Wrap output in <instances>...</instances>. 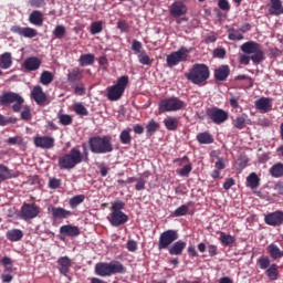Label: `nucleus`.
I'll return each mask as SVG.
<instances>
[{"label": "nucleus", "mask_w": 283, "mask_h": 283, "mask_svg": "<svg viewBox=\"0 0 283 283\" xmlns=\"http://www.w3.org/2000/svg\"><path fill=\"white\" fill-rule=\"evenodd\" d=\"M241 54L239 56V62L241 65H249L251 61L254 65H260L264 61V51L258 42L249 41L241 45Z\"/></svg>", "instance_id": "f257e3e1"}, {"label": "nucleus", "mask_w": 283, "mask_h": 283, "mask_svg": "<svg viewBox=\"0 0 283 283\" xmlns=\"http://www.w3.org/2000/svg\"><path fill=\"white\" fill-rule=\"evenodd\" d=\"M83 161L87 163V154L84 156L78 148H72L69 154L59 158L57 165L60 169L70 170Z\"/></svg>", "instance_id": "f03ea898"}, {"label": "nucleus", "mask_w": 283, "mask_h": 283, "mask_svg": "<svg viewBox=\"0 0 283 283\" xmlns=\"http://www.w3.org/2000/svg\"><path fill=\"white\" fill-rule=\"evenodd\" d=\"M127 270L120 261L101 262L95 265V273L99 277H109L111 275L126 273Z\"/></svg>", "instance_id": "7ed1b4c3"}, {"label": "nucleus", "mask_w": 283, "mask_h": 283, "mask_svg": "<svg viewBox=\"0 0 283 283\" xmlns=\"http://www.w3.org/2000/svg\"><path fill=\"white\" fill-rule=\"evenodd\" d=\"M92 154H112L114 145H112V137L96 136L92 137L88 142Z\"/></svg>", "instance_id": "20e7f679"}, {"label": "nucleus", "mask_w": 283, "mask_h": 283, "mask_svg": "<svg viewBox=\"0 0 283 283\" xmlns=\"http://www.w3.org/2000/svg\"><path fill=\"white\" fill-rule=\"evenodd\" d=\"M111 205V218H108V221L112 227H122V224H125L129 220V217L123 212L125 202L115 200Z\"/></svg>", "instance_id": "39448f33"}, {"label": "nucleus", "mask_w": 283, "mask_h": 283, "mask_svg": "<svg viewBox=\"0 0 283 283\" xmlns=\"http://www.w3.org/2000/svg\"><path fill=\"white\" fill-rule=\"evenodd\" d=\"M209 76V66L206 64H195L191 71L187 74L188 81L193 83V85H202V83H207Z\"/></svg>", "instance_id": "423d86ee"}, {"label": "nucleus", "mask_w": 283, "mask_h": 283, "mask_svg": "<svg viewBox=\"0 0 283 283\" xmlns=\"http://www.w3.org/2000/svg\"><path fill=\"white\" fill-rule=\"evenodd\" d=\"M129 83V76L123 75L117 80V83L111 86L107 91L108 101H119L120 96L125 94V87Z\"/></svg>", "instance_id": "0eeeda50"}, {"label": "nucleus", "mask_w": 283, "mask_h": 283, "mask_svg": "<svg viewBox=\"0 0 283 283\" xmlns=\"http://www.w3.org/2000/svg\"><path fill=\"white\" fill-rule=\"evenodd\" d=\"M25 99L19 95V93H13V92H7L0 95V105H10L11 103H14L12 105L13 112H21V105Z\"/></svg>", "instance_id": "6e6552de"}, {"label": "nucleus", "mask_w": 283, "mask_h": 283, "mask_svg": "<svg viewBox=\"0 0 283 283\" xmlns=\"http://www.w3.org/2000/svg\"><path fill=\"white\" fill-rule=\"evenodd\" d=\"M185 107V102L178 97L165 98L159 102L158 109L159 112H178Z\"/></svg>", "instance_id": "1a4fd4ad"}, {"label": "nucleus", "mask_w": 283, "mask_h": 283, "mask_svg": "<svg viewBox=\"0 0 283 283\" xmlns=\"http://www.w3.org/2000/svg\"><path fill=\"white\" fill-rule=\"evenodd\" d=\"M189 57V50L185 46L180 48L178 51L172 52L166 57L168 67H176L179 63L187 61Z\"/></svg>", "instance_id": "9d476101"}, {"label": "nucleus", "mask_w": 283, "mask_h": 283, "mask_svg": "<svg viewBox=\"0 0 283 283\" xmlns=\"http://www.w3.org/2000/svg\"><path fill=\"white\" fill-rule=\"evenodd\" d=\"M206 114L208 118L214 123V125H222V123H227L229 119V113L218 107L208 108Z\"/></svg>", "instance_id": "9b49d317"}, {"label": "nucleus", "mask_w": 283, "mask_h": 283, "mask_svg": "<svg viewBox=\"0 0 283 283\" xmlns=\"http://www.w3.org/2000/svg\"><path fill=\"white\" fill-rule=\"evenodd\" d=\"M178 240V232L176 230H167L163 232L159 237L158 249L163 251V249H169L174 242Z\"/></svg>", "instance_id": "f8f14e48"}, {"label": "nucleus", "mask_w": 283, "mask_h": 283, "mask_svg": "<svg viewBox=\"0 0 283 283\" xmlns=\"http://www.w3.org/2000/svg\"><path fill=\"white\" fill-rule=\"evenodd\" d=\"M41 213V209L34 203H24L21 207L20 218L22 220H34Z\"/></svg>", "instance_id": "ddd939ff"}, {"label": "nucleus", "mask_w": 283, "mask_h": 283, "mask_svg": "<svg viewBox=\"0 0 283 283\" xmlns=\"http://www.w3.org/2000/svg\"><path fill=\"white\" fill-rule=\"evenodd\" d=\"M11 32L24 36V39H34L35 36H39V32L30 27L13 25L11 27Z\"/></svg>", "instance_id": "4468645a"}, {"label": "nucleus", "mask_w": 283, "mask_h": 283, "mask_svg": "<svg viewBox=\"0 0 283 283\" xmlns=\"http://www.w3.org/2000/svg\"><path fill=\"white\" fill-rule=\"evenodd\" d=\"M35 147L40 149H52L54 147L55 139L52 136H35L33 138Z\"/></svg>", "instance_id": "2eb2a0df"}, {"label": "nucleus", "mask_w": 283, "mask_h": 283, "mask_svg": "<svg viewBox=\"0 0 283 283\" xmlns=\"http://www.w3.org/2000/svg\"><path fill=\"white\" fill-rule=\"evenodd\" d=\"M48 211L51 213L53 220H65V218H70V216H72V211L65 210L61 207L50 206Z\"/></svg>", "instance_id": "dca6fc26"}, {"label": "nucleus", "mask_w": 283, "mask_h": 283, "mask_svg": "<svg viewBox=\"0 0 283 283\" xmlns=\"http://www.w3.org/2000/svg\"><path fill=\"white\" fill-rule=\"evenodd\" d=\"M264 221L270 227H280L281 224H283V212L275 211V212L269 213L265 216Z\"/></svg>", "instance_id": "f3484780"}, {"label": "nucleus", "mask_w": 283, "mask_h": 283, "mask_svg": "<svg viewBox=\"0 0 283 283\" xmlns=\"http://www.w3.org/2000/svg\"><path fill=\"white\" fill-rule=\"evenodd\" d=\"M70 269H72V259H70V256H62L57 260V270L60 271L61 275L67 277Z\"/></svg>", "instance_id": "a211bd4d"}, {"label": "nucleus", "mask_w": 283, "mask_h": 283, "mask_svg": "<svg viewBox=\"0 0 283 283\" xmlns=\"http://www.w3.org/2000/svg\"><path fill=\"white\" fill-rule=\"evenodd\" d=\"M169 12L171 17L178 19V17H184V14L187 12V6L181 1H176L170 6Z\"/></svg>", "instance_id": "6ab92c4d"}, {"label": "nucleus", "mask_w": 283, "mask_h": 283, "mask_svg": "<svg viewBox=\"0 0 283 283\" xmlns=\"http://www.w3.org/2000/svg\"><path fill=\"white\" fill-rule=\"evenodd\" d=\"M255 107L261 112V114H266L273 109V104L269 97H261L255 101Z\"/></svg>", "instance_id": "aec40b11"}, {"label": "nucleus", "mask_w": 283, "mask_h": 283, "mask_svg": "<svg viewBox=\"0 0 283 283\" xmlns=\"http://www.w3.org/2000/svg\"><path fill=\"white\" fill-rule=\"evenodd\" d=\"M24 70H28V72H36L39 67H41V59L36 56L28 57L23 63Z\"/></svg>", "instance_id": "412c9836"}, {"label": "nucleus", "mask_w": 283, "mask_h": 283, "mask_svg": "<svg viewBox=\"0 0 283 283\" xmlns=\"http://www.w3.org/2000/svg\"><path fill=\"white\" fill-rule=\"evenodd\" d=\"M60 233L69 238H76V235H81V230L76 226L66 224L60 228Z\"/></svg>", "instance_id": "4be33fe9"}, {"label": "nucleus", "mask_w": 283, "mask_h": 283, "mask_svg": "<svg viewBox=\"0 0 283 283\" xmlns=\"http://www.w3.org/2000/svg\"><path fill=\"white\" fill-rule=\"evenodd\" d=\"M18 177L19 175L10 170L8 166L0 164V182H3L4 180H10V178H18Z\"/></svg>", "instance_id": "5701e85b"}, {"label": "nucleus", "mask_w": 283, "mask_h": 283, "mask_svg": "<svg viewBox=\"0 0 283 283\" xmlns=\"http://www.w3.org/2000/svg\"><path fill=\"white\" fill-rule=\"evenodd\" d=\"M31 96L33 98V101H35V103H38V105H41V103H45L46 99V95L43 92V87L41 86H35L32 92H31Z\"/></svg>", "instance_id": "b1692460"}, {"label": "nucleus", "mask_w": 283, "mask_h": 283, "mask_svg": "<svg viewBox=\"0 0 283 283\" xmlns=\"http://www.w3.org/2000/svg\"><path fill=\"white\" fill-rule=\"evenodd\" d=\"M229 65H221L214 70V78L217 81H227L230 74Z\"/></svg>", "instance_id": "393cba45"}, {"label": "nucleus", "mask_w": 283, "mask_h": 283, "mask_svg": "<svg viewBox=\"0 0 283 283\" xmlns=\"http://www.w3.org/2000/svg\"><path fill=\"white\" fill-rule=\"evenodd\" d=\"M270 3H271L269 8L270 14H273L274 17H280V14H283L282 0H270Z\"/></svg>", "instance_id": "a878e982"}, {"label": "nucleus", "mask_w": 283, "mask_h": 283, "mask_svg": "<svg viewBox=\"0 0 283 283\" xmlns=\"http://www.w3.org/2000/svg\"><path fill=\"white\" fill-rule=\"evenodd\" d=\"M6 238L9 242H19L23 240V232L21 229H11L7 231Z\"/></svg>", "instance_id": "bb28decb"}, {"label": "nucleus", "mask_w": 283, "mask_h": 283, "mask_svg": "<svg viewBox=\"0 0 283 283\" xmlns=\"http://www.w3.org/2000/svg\"><path fill=\"white\" fill-rule=\"evenodd\" d=\"M29 22L32 25L41 28V25H43V12L39 10L31 12V14L29 15Z\"/></svg>", "instance_id": "cd10ccee"}, {"label": "nucleus", "mask_w": 283, "mask_h": 283, "mask_svg": "<svg viewBox=\"0 0 283 283\" xmlns=\"http://www.w3.org/2000/svg\"><path fill=\"white\" fill-rule=\"evenodd\" d=\"M186 247L187 243L182 240H179L169 248V253L170 255H181Z\"/></svg>", "instance_id": "c85d7f7f"}, {"label": "nucleus", "mask_w": 283, "mask_h": 283, "mask_svg": "<svg viewBox=\"0 0 283 283\" xmlns=\"http://www.w3.org/2000/svg\"><path fill=\"white\" fill-rule=\"evenodd\" d=\"M0 67L2 70H10L12 67V53L6 52L0 56Z\"/></svg>", "instance_id": "c756f323"}, {"label": "nucleus", "mask_w": 283, "mask_h": 283, "mask_svg": "<svg viewBox=\"0 0 283 283\" xmlns=\"http://www.w3.org/2000/svg\"><path fill=\"white\" fill-rule=\"evenodd\" d=\"M247 187H249L250 189H258V187H260V177L258 176V174L251 172L247 177Z\"/></svg>", "instance_id": "7c9ffc66"}, {"label": "nucleus", "mask_w": 283, "mask_h": 283, "mask_svg": "<svg viewBox=\"0 0 283 283\" xmlns=\"http://www.w3.org/2000/svg\"><path fill=\"white\" fill-rule=\"evenodd\" d=\"M81 78H83V71L78 67L73 69L67 74L69 83H77V81H81Z\"/></svg>", "instance_id": "2f4dec72"}, {"label": "nucleus", "mask_w": 283, "mask_h": 283, "mask_svg": "<svg viewBox=\"0 0 283 283\" xmlns=\"http://www.w3.org/2000/svg\"><path fill=\"white\" fill-rule=\"evenodd\" d=\"M268 253H270L272 260H280L283 258V252L275 243L268 245Z\"/></svg>", "instance_id": "473e14b6"}, {"label": "nucleus", "mask_w": 283, "mask_h": 283, "mask_svg": "<svg viewBox=\"0 0 283 283\" xmlns=\"http://www.w3.org/2000/svg\"><path fill=\"white\" fill-rule=\"evenodd\" d=\"M219 240L223 247H231V244H235V237L231 234H227L224 232H219Z\"/></svg>", "instance_id": "72a5a7b5"}, {"label": "nucleus", "mask_w": 283, "mask_h": 283, "mask_svg": "<svg viewBox=\"0 0 283 283\" xmlns=\"http://www.w3.org/2000/svg\"><path fill=\"white\" fill-rule=\"evenodd\" d=\"M94 54L87 53L82 54L78 59V63L82 67H87V65H92L94 63Z\"/></svg>", "instance_id": "f704fd0d"}, {"label": "nucleus", "mask_w": 283, "mask_h": 283, "mask_svg": "<svg viewBox=\"0 0 283 283\" xmlns=\"http://www.w3.org/2000/svg\"><path fill=\"white\" fill-rule=\"evenodd\" d=\"M164 125L169 132L178 129V119L176 117H167L164 119Z\"/></svg>", "instance_id": "c9c22d12"}, {"label": "nucleus", "mask_w": 283, "mask_h": 283, "mask_svg": "<svg viewBox=\"0 0 283 283\" xmlns=\"http://www.w3.org/2000/svg\"><path fill=\"white\" fill-rule=\"evenodd\" d=\"M158 129H160V124H158V122L154 119L149 120L146 125L147 136H154L158 132Z\"/></svg>", "instance_id": "e433bc0d"}, {"label": "nucleus", "mask_w": 283, "mask_h": 283, "mask_svg": "<svg viewBox=\"0 0 283 283\" xmlns=\"http://www.w3.org/2000/svg\"><path fill=\"white\" fill-rule=\"evenodd\" d=\"M270 174H271L272 178H282V176H283V164L282 163L274 164L270 168Z\"/></svg>", "instance_id": "4c0bfd02"}, {"label": "nucleus", "mask_w": 283, "mask_h": 283, "mask_svg": "<svg viewBox=\"0 0 283 283\" xmlns=\"http://www.w3.org/2000/svg\"><path fill=\"white\" fill-rule=\"evenodd\" d=\"M197 140L200 145H211L213 143V136L209 133H200L197 135Z\"/></svg>", "instance_id": "58836bf2"}, {"label": "nucleus", "mask_w": 283, "mask_h": 283, "mask_svg": "<svg viewBox=\"0 0 283 283\" xmlns=\"http://www.w3.org/2000/svg\"><path fill=\"white\" fill-rule=\"evenodd\" d=\"M52 81H54V75L52 74V72H50V71L42 72V74L40 76V83L42 85H50V83H52Z\"/></svg>", "instance_id": "ea45409f"}, {"label": "nucleus", "mask_w": 283, "mask_h": 283, "mask_svg": "<svg viewBox=\"0 0 283 283\" xmlns=\"http://www.w3.org/2000/svg\"><path fill=\"white\" fill-rule=\"evenodd\" d=\"M85 201V195H77L70 199L69 205L71 209H76L78 205Z\"/></svg>", "instance_id": "a19ab883"}, {"label": "nucleus", "mask_w": 283, "mask_h": 283, "mask_svg": "<svg viewBox=\"0 0 283 283\" xmlns=\"http://www.w3.org/2000/svg\"><path fill=\"white\" fill-rule=\"evenodd\" d=\"M132 128L124 129L119 135V140L123 145H129L132 143Z\"/></svg>", "instance_id": "79ce46f5"}, {"label": "nucleus", "mask_w": 283, "mask_h": 283, "mask_svg": "<svg viewBox=\"0 0 283 283\" xmlns=\"http://www.w3.org/2000/svg\"><path fill=\"white\" fill-rule=\"evenodd\" d=\"M234 127L237 129H244L247 127V115H239L235 119H234Z\"/></svg>", "instance_id": "37998d69"}, {"label": "nucleus", "mask_w": 283, "mask_h": 283, "mask_svg": "<svg viewBox=\"0 0 283 283\" xmlns=\"http://www.w3.org/2000/svg\"><path fill=\"white\" fill-rule=\"evenodd\" d=\"M66 32H67V29L63 24H59L53 30V36H55V39H63Z\"/></svg>", "instance_id": "c03bdc74"}, {"label": "nucleus", "mask_w": 283, "mask_h": 283, "mask_svg": "<svg viewBox=\"0 0 283 283\" xmlns=\"http://www.w3.org/2000/svg\"><path fill=\"white\" fill-rule=\"evenodd\" d=\"M269 280H277V264H272L266 270Z\"/></svg>", "instance_id": "a18cd8bd"}, {"label": "nucleus", "mask_w": 283, "mask_h": 283, "mask_svg": "<svg viewBox=\"0 0 283 283\" xmlns=\"http://www.w3.org/2000/svg\"><path fill=\"white\" fill-rule=\"evenodd\" d=\"M60 125L67 126L72 125L73 118L71 115L67 114H60L57 115Z\"/></svg>", "instance_id": "49530a36"}, {"label": "nucleus", "mask_w": 283, "mask_h": 283, "mask_svg": "<svg viewBox=\"0 0 283 283\" xmlns=\"http://www.w3.org/2000/svg\"><path fill=\"white\" fill-rule=\"evenodd\" d=\"M228 39L230 41H242V39H244V35H242L240 31L230 30L228 34Z\"/></svg>", "instance_id": "de8ad7c7"}, {"label": "nucleus", "mask_w": 283, "mask_h": 283, "mask_svg": "<svg viewBox=\"0 0 283 283\" xmlns=\"http://www.w3.org/2000/svg\"><path fill=\"white\" fill-rule=\"evenodd\" d=\"M74 112H75V114H77V116H88L90 115V112L87 111V108H85L83 106V104H81V103L75 104Z\"/></svg>", "instance_id": "09e8293b"}, {"label": "nucleus", "mask_w": 283, "mask_h": 283, "mask_svg": "<svg viewBox=\"0 0 283 283\" xmlns=\"http://www.w3.org/2000/svg\"><path fill=\"white\" fill-rule=\"evenodd\" d=\"M138 61L142 65H151V59L145 51L138 54Z\"/></svg>", "instance_id": "8fccbe9b"}, {"label": "nucleus", "mask_w": 283, "mask_h": 283, "mask_svg": "<svg viewBox=\"0 0 283 283\" xmlns=\"http://www.w3.org/2000/svg\"><path fill=\"white\" fill-rule=\"evenodd\" d=\"M103 32V22H93L91 24V34H101Z\"/></svg>", "instance_id": "3c124183"}, {"label": "nucleus", "mask_w": 283, "mask_h": 283, "mask_svg": "<svg viewBox=\"0 0 283 283\" xmlns=\"http://www.w3.org/2000/svg\"><path fill=\"white\" fill-rule=\"evenodd\" d=\"M187 211H189V207L182 205L175 210L174 214L176 218H180V216H187Z\"/></svg>", "instance_id": "603ef678"}, {"label": "nucleus", "mask_w": 283, "mask_h": 283, "mask_svg": "<svg viewBox=\"0 0 283 283\" xmlns=\"http://www.w3.org/2000/svg\"><path fill=\"white\" fill-rule=\"evenodd\" d=\"M258 264L262 270L269 269V266H271V260H269L266 256H263L258 260Z\"/></svg>", "instance_id": "864d4df0"}, {"label": "nucleus", "mask_w": 283, "mask_h": 283, "mask_svg": "<svg viewBox=\"0 0 283 283\" xmlns=\"http://www.w3.org/2000/svg\"><path fill=\"white\" fill-rule=\"evenodd\" d=\"M1 262L6 269V271H12V259L10 256H3Z\"/></svg>", "instance_id": "5fc2aeb1"}, {"label": "nucleus", "mask_w": 283, "mask_h": 283, "mask_svg": "<svg viewBox=\"0 0 283 283\" xmlns=\"http://www.w3.org/2000/svg\"><path fill=\"white\" fill-rule=\"evenodd\" d=\"M218 7L224 12H229V10H231V4H229V0H219Z\"/></svg>", "instance_id": "6e6d98bb"}, {"label": "nucleus", "mask_w": 283, "mask_h": 283, "mask_svg": "<svg viewBox=\"0 0 283 283\" xmlns=\"http://www.w3.org/2000/svg\"><path fill=\"white\" fill-rule=\"evenodd\" d=\"M143 43L140 41H134L132 44V51L135 52L136 54L143 53Z\"/></svg>", "instance_id": "4d7b16f0"}, {"label": "nucleus", "mask_w": 283, "mask_h": 283, "mask_svg": "<svg viewBox=\"0 0 283 283\" xmlns=\"http://www.w3.org/2000/svg\"><path fill=\"white\" fill-rule=\"evenodd\" d=\"M191 169H192L191 164L184 166L179 171V176H182L184 178L189 176V174H191Z\"/></svg>", "instance_id": "13d9d810"}, {"label": "nucleus", "mask_w": 283, "mask_h": 283, "mask_svg": "<svg viewBox=\"0 0 283 283\" xmlns=\"http://www.w3.org/2000/svg\"><path fill=\"white\" fill-rule=\"evenodd\" d=\"M49 187L50 189H59L61 187V179L51 178L49 180Z\"/></svg>", "instance_id": "bf43d9fd"}, {"label": "nucleus", "mask_w": 283, "mask_h": 283, "mask_svg": "<svg viewBox=\"0 0 283 283\" xmlns=\"http://www.w3.org/2000/svg\"><path fill=\"white\" fill-rule=\"evenodd\" d=\"M31 8H43L45 6V0H29Z\"/></svg>", "instance_id": "052dcab7"}, {"label": "nucleus", "mask_w": 283, "mask_h": 283, "mask_svg": "<svg viewBox=\"0 0 283 283\" xmlns=\"http://www.w3.org/2000/svg\"><path fill=\"white\" fill-rule=\"evenodd\" d=\"M21 118L22 120H30L32 118V113H30V107H24V109L21 112Z\"/></svg>", "instance_id": "680f3d73"}, {"label": "nucleus", "mask_w": 283, "mask_h": 283, "mask_svg": "<svg viewBox=\"0 0 283 283\" xmlns=\"http://www.w3.org/2000/svg\"><path fill=\"white\" fill-rule=\"evenodd\" d=\"M127 250L130 252L137 251L138 249V243H136V241L134 240H128L126 243Z\"/></svg>", "instance_id": "e2e57ef3"}, {"label": "nucleus", "mask_w": 283, "mask_h": 283, "mask_svg": "<svg viewBox=\"0 0 283 283\" xmlns=\"http://www.w3.org/2000/svg\"><path fill=\"white\" fill-rule=\"evenodd\" d=\"M233 185H235V180L233 178H228L223 182V189H226V191H229V189L232 188Z\"/></svg>", "instance_id": "0e129e2a"}, {"label": "nucleus", "mask_w": 283, "mask_h": 283, "mask_svg": "<svg viewBox=\"0 0 283 283\" xmlns=\"http://www.w3.org/2000/svg\"><path fill=\"white\" fill-rule=\"evenodd\" d=\"M74 92L75 94H77V96H83V94H85V85L83 84H78L74 87Z\"/></svg>", "instance_id": "69168bd1"}, {"label": "nucleus", "mask_w": 283, "mask_h": 283, "mask_svg": "<svg viewBox=\"0 0 283 283\" xmlns=\"http://www.w3.org/2000/svg\"><path fill=\"white\" fill-rule=\"evenodd\" d=\"M117 28H118V30H120V32H127L129 25L127 24L126 21H118Z\"/></svg>", "instance_id": "338daca9"}, {"label": "nucleus", "mask_w": 283, "mask_h": 283, "mask_svg": "<svg viewBox=\"0 0 283 283\" xmlns=\"http://www.w3.org/2000/svg\"><path fill=\"white\" fill-rule=\"evenodd\" d=\"M136 182L137 184L135 186V189L137 191H143L145 189V185H146L145 179H137Z\"/></svg>", "instance_id": "774afa93"}]
</instances>
